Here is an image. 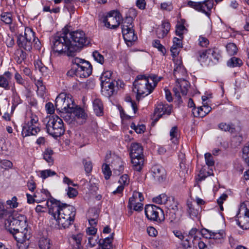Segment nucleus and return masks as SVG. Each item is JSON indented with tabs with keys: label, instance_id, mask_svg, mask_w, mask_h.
Returning a JSON list of instances; mask_svg holds the SVG:
<instances>
[{
	"label": "nucleus",
	"instance_id": "44",
	"mask_svg": "<svg viewBox=\"0 0 249 249\" xmlns=\"http://www.w3.org/2000/svg\"><path fill=\"white\" fill-rule=\"evenodd\" d=\"M38 245L40 249H50L51 248L50 240L44 237L40 239Z\"/></svg>",
	"mask_w": 249,
	"mask_h": 249
},
{
	"label": "nucleus",
	"instance_id": "3",
	"mask_svg": "<svg viewBox=\"0 0 249 249\" xmlns=\"http://www.w3.org/2000/svg\"><path fill=\"white\" fill-rule=\"evenodd\" d=\"M66 32L68 38L71 40V51L73 52L74 55L76 52H79L81 48L89 43L85 33L82 30L70 32L66 29Z\"/></svg>",
	"mask_w": 249,
	"mask_h": 249
},
{
	"label": "nucleus",
	"instance_id": "40",
	"mask_svg": "<svg viewBox=\"0 0 249 249\" xmlns=\"http://www.w3.org/2000/svg\"><path fill=\"white\" fill-rule=\"evenodd\" d=\"M144 197L142 193L137 191H134L133 195L129 199V203H134L135 202H142L143 200Z\"/></svg>",
	"mask_w": 249,
	"mask_h": 249
},
{
	"label": "nucleus",
	"instance_id": "58",
	"mask_svg": "<svg viewBox=\"0 0 249 249\" xmlns=\"http://www.w3.org/2000/svg\"><path fill=\"white\" fill-rule=\"evenodd\" d=\"M102 171L105 175V178L106 179H108L111 175V171H110L108 165L107 164H104L102 166Z\"/></svg>",
	"mask_w": 249,
	"mask_h": 249
},
{
	"label": "nucleus",
	"instance_id": "5",
	"mask_svg": "<svg viewBox=\"0 0 249 249\" xmlns=\"http://www.w3.org/2000/svg\"><path fill=\"white\" fill-rule=\"evenodd\" d=\"M5 229L12 232L23 230V228L27 227V218L23 214L17 213H13L12 216H9L4 223Z\"/></svg>",
	"mask_w": 249,
	"mask_h": 249
},
{
	"label": "nucleus",
	"instance_id": "61",
	"mask_svg": "<svg viewBox=\"0 0 249 249\" xmlns=\"http://www.w3.org/2000/svg\"><path fill=\"white\" fill-rule=\"evenodd\" d=\"M153 46L156 48L158 50L164 53L165 49L163 46L161 44L160 41L157 39L154 40L152 43Z\"/></svg>",
	"mask_w": 249,
	"mask_h": 249
},
{
	"label": "nucleus",
	"instance_id": "42",
	"mask_svg": "<svg viewBox=\"0 0 249 249\" xmlns=\"http://www.w3.org/2000/svg\"><path fill=\"white\" fill-rule=\"evenodd\" d=\"M242 65V60L240 58L235 57H231L227 62V65L230 67H240Z\"/></svg>",
	"mask_w": 249,
	"mask_h": 249
},
{
	"label": "nucleus",
	"instance_id": "1",
	"mask_svg": "<svg viewBox=\"0 0 249 249\" xmlns=\"http://www.w3.org/2000/svg\"><path fill=\"white\" fill-rule=\"evenodd\" d=\"M50 204L47 202L48 213L55 221L54 228L66 229L73 224L76 214V210L71 205L63 203L53 198L50 200Z\"/></svg>",
	"mask_w": 249,
	"mask_h": 249
},
{
	"label": "nucleus",
	"instance_id": "64",
	"mask_svg": "<svg viewBox=\"0 0 249 249\" xmlns=\"http://www.w3.org/2000/svg\"><path fill=\"white\" fill-rule=\"evenodd\" d=\"M78 194V192L76 189L71 187H68L67 190V195L70 198L75 197Z\"/></svg>",
	"mask_w": 249,
	"mask_h": 249
},
{
	"label": "nucleus",
	"instance_id": "9",
	"mask_svg": "<svg viewBox=\"0 0 249 249\" xmlns=\"http://www.w3.org/2000/svg\"><path fill=\"white\" fill-rule=\"evenodd\" d=\"M72 105H74L73 101L69 95H67L64 93L59 94L55 99V106L56 110L61 113L70 111Z\"/></svg>",
	"mask_w": 249,
	"mask_h": 249
},
{
	"label": "nucleus",
	"instance_id": "51",
	"mask_svg": "<svg viewBox=\"0 0 249 249\" xmlns=\"http://www.w3.org/2000/svg\"><path fill=\"white\" fill-rule=\"evenodd\" d=\"M111 75L112 72L111 71H107L104 72L100 77L101 84H104L105 82H109L112 81L110 79Z\"/></svg>",
	"mask_w": 249,
	"mask_h": 249
},
{
	"label": "nucleus",
	"instance_id": "34",
	"mask_svg": "<svg viewBox=\"0 0 249 249\" xmlns=\"http://www.w3.org/2000/svg\"><path fill=\"white\" fill-rule=\"evenodd\" d=\"M172 197H168L165 194H162L154 197L153 198V201L159 204H164L166 206L167 204L169 203L170 201H172Z\"/></svg>",
	"mask_w": 249,
	"mask_h": 249
},
{
	"label": "nucleus",
	"instance_id": "29",
	"mask_svg": "<svg viewBox=\"0 0 249 249\" xmlns=\"http://www.w3.org/2000/svg\"><path fill=\"white\" fill-rule=\"evenodd\" d=\"M187 212L191 218L193 219L195 217L199 218L200 213V208L199 206H197V208H195L191 202L187 201Z\"/></svg>",
	"mask_w": 249,
	"mask_h": 249
},
{
	"label": "nucleus",
	"instance_id": "41",
	"mask_svg": "<svg viewBox=\"0 0 249 249\" xmlns=\"http://www.w3.org/2000/svg\"><path fill=\"white\" fill-rule=\"evenodd\" d=\"M113 234L114 233H113L110 237H107L102 240V242L100 241V245L103 249H110L111 248Z\"/></svg>",
	"mask_w": 249,
	"mask_h": 249
},
{
	"label": "nucleus",
	"instance_id": "45",
	"mask_svg": "<svg viewBox=\"0 0 249 249\" xmlns=\"http://www.w3.org/2000/svg\"><path fill=\"white\" fill-rule=\"evenodd\" d=\"M0 19L6 24H11L12 23V16L10 13H3L0 16Z\"/></svg>",
	"mask_w": 249,
	"mask_h": 249
},
{
	"label": "nucleus",
	"instance_id": "21",
	"mask_svg": "<svg viewBox=\"0 0 249 249\" xmlns=\"http://www.w3.org/2000/svg\"><path fill=\"white\" fill-rule=\"evenodd\" d=\"M122 32L124 40L128 46H131L133 42L137 40V36L135 34L134 29L124 30Z\"/></svg>",
	"mask_w": 249,
	"mask_h": 249
},
{
	"label": "nucleus",
	"instance_id": "55",
	"mask_svg": "<svg viewBox=\"0 0 249 249\" xmlns=\"http://www.w3.org/2000/svg\"><path fill=\"white\" fill-rule=\"evenodd\" d=\"M92 56L94 59L99 63L103 64L104 62V57L98 51H94L92 53Z\"/></svg>",
	"mask_w": 249,
	"mask_h": 249
},
{
	"label": "nucleus",
	"instance_id": "60",
	"mask_svg": "<svg viewBox=\"0 0 249 249\" xmlns=\"http://www.w3.org/2000/svg\"><path fill=\"white\" fill-rule=\"evenodd\" d=\"M83 163L84 166L85 170L87 173L91 172L92 169V164L90 160H88L86 159L83 160Z\"/></svg>",
	"mask_w": 249,
	"mask_h": 249
},
{
	"label": "nucleus",
	"instance_id": "6",
	"mask_svg": "<svg viewBox=\"0 0 249 249\" xmlns=\"http://www.w3.org/2000/svg\"><path fill=\"white\" fill-rule=\"evenodd\" d=\"M35 42L37 47H39L40 42L38 38L35 37V33L30 28L25 29L24 35L18 36L17 43L19 48L30 52L32 49L33 42Z\"/></svg>",
	"mask_w": 249,
	"mask_h": 249
},
{
	"label": "nucleus",
	"instance_id": "16",
	"mask_svg": "<svg viewBox=\"0 0 249 249\" xmlns=\"http://www.w3.org/2000/svg\"><path fill=\"white\" fill-rule=\"evenodd\" d=\"M178 84L176 86L173 88V91L175 98L178 102V105L182 103L181 97L179 94V91L183 95H186L188 92V88L189 87V83L184 78L177 79Z\"/></svg>",
	"mask_w": 249,
	"mask_h": 249
},
{
	"label": "nucleus",
	"instance_id": "39",
	"mask_svg": "<svg viewBox=\"0 0 249 249\" xmlns=\"http://www.w3.org/2000/svg\"><path fill=\"white\" fill-rule=\"evenodd\" d=\"M208 169H209V170L206 171V169L205 167L201 168L198 176L197 179L198 181H202L207 177L213 174V170L212 169H209L208 168Z\"/></svg>",
	"mask_w": 249,
	"mask_h": 249
},
{
	"label": "nucleus",
	"instance_id": "49",
	"mask_svg": "<svg viewBox=\"0 0 249 249\" xmlns=\"http://www.w3.org/2000/svg\"><path fill=\"white\" fill-rule=\"evenodd\" d=\"M206 53H207L210 56L211 60L213 58L216 60H218L219 58L220 54L217 49L213 48L207 50Z\"/></svg>",
	"mask_w": 249,
	"mask_h": 249
},
{
	"label": "nucleus",
	"instance_id": "27",
	"mask_svg": "<svg viewBox=\"0 0 249 249\" xmlns=\"http://www.w3.org/2000/svg\"><path fill=\"white\" fill-rule=\"evenodd\" d=\"M130 157L143 156L142 147L138 143H132L131 145Z\"/></svg>",
	"mask_w": 249,
	"mask_h": 249
},
{
	"label": "nucleus",
	"instance_id": "4",
	"mask_svg": "<svg viewBox=\"0 0 249 249\" xmlns=\"http://www.w3.org/2000/svg\"><path fill=\"white\" fill-rule=\"evenodd\" d=\"M133 90H136L137 93L136 99L138 101L141 98L150 94L154 90L152 84L145 75H138L133 82Z\"/></svg>",
	"mask_w": 249,
	"mask_h": 249
},
{
	"label": "nucleus",
	"instance_id": "24",
	"mask_svg": "<svg viewBox=\"0 0 249 249\" xmlns=\"http://www.w3.org/2000/svg\"><path fill=\"white\" fill-rule=\"evenodd\" d=\"M118 182L120 184L117 187L115 190L113 191L112 193L114 195L122 193L124 189V187L129 184V178L128 175L124 174L122 176Z\"/></svg>",
	"mask_w": 249,
	"mask_h": 249
},
{
	"label": "nucleus",
	"instance_id": "10",
	"mask_svg": "<svg viewBox=\"0 0 249 249\" xmlns=\"http://www.w3.org/2000/svg\"><path fill=\"white\" fill-rule=\"evenodd\" d=\"M144 212L146 216L150 220L162 221L164 219L163 210L156 205L153 204L146 205Z\"/></svg>",
	"mask_w": 249,
	"mask_h": 249
},
{
	"label": "nucleus",
	"instance_id": "33",
	"mask_svg": "<svg viewBox=\"0 0 249 249\" xmlns=\"http://www.w3.org/2000/svg\"><path fill=\"white\" fill-rule=\"evenodd\" d=\"M218 127L222 131H228L231 134L235 133L236 132L235 126L232 123L227 124L226 123L222 122L218 124Z\"/></svg>",
	"mask_w": 249,
	"mask_h": 249
},
{
	"label": "nucleus",
	"instance_id": "54",
	"mask_svg": "<svg viewBox=\"0 0 249 249\" xmlns=\"http://www.w3.org/2000/svg\"><path fill=\"white\" fill-rule=\"evenodd\" d=\"M56 173L51 169L45 170L40 171V177L45 179L49 177L54 176Z\"/></svg>",
	"mask_w": 249,
	"mask_h": 249
},
{
	"label": "nucleus",
	"instance_id": "43",
	"mask_svg": "<svg viewBox=\"0 0 249 249\" xmlns=\"http://www.w3.org/2000/svg\"><path fill=\"white\" fill-rule=\"evenodd\" d=\"M27 54L23 50L18 51L16 53L15 59L17 62L20 64L26 58Z\"/></svg>",
	"mask_w": 249,
	"mask_h": 249
},
{
	"label": "nucleus",
	"instance_id": "30",
	"mask_svg": "<svg viewBox=\"0 0 249 249\" xmlns=\"http://www.w3.org/2000/svg\"><path fill=\"white\" fill-rule=\"evenodd\" d=\"M93 110L97 116L103 114V105L101 100L98 98L95 99L93 101Z\"/></svg>",
	"mask_w": 249,
	"mask_h": 249
},
{
	"label": "nucleus",
	"instance_id": "32",
	"mask_svg": "<svg viewBox=\"0 0 249 249\" xmlns=\"http://www.w3.org/2000/svg\"><path fill=\"white\" fill-rule=\"evenodd\" d=\"M53 154L54 152L51 148H46L43 153V159L49 165H52L53 163L54 159L53 157Z\"/></svg>",
	"mask_w": 249,
	"mask_h": 249
},
{
	"label": "nucleus",
	"instance_id": "19",
	"mask_svg": "<svg viewBox=\"0 0 249 249\" xmlns=\"http://www.w3.org/2000/svg\"><path fill=\"white\" fill-rule=\"evenodd\" d=\"M151 170L152 176L156 181L162 182L165 180L166 173L163 167L159 165H155L152 167Z\"/></svg>",
	"mask_w": 249,
	"mask_h": 249
},
{
	"label": "nucleus",
	"instance_id": "28",
	"mask_svg": "<svg viewBox=\"0 0 249 249\" xmlns=\"http://www.w3.org/2000/svg\"><path fill=\"white\" fill-rule=\"evenodd\" d=\"M111 162L110 166L114 171H117L119 173L122 172L124 170V162L119 157L114 156Z\"/></svg>",
	"mask_w": 249,
	"mask_h": 249
},
{
	"label": "nucleus",
	"instance_id": "15",
	"mask_svg": "<svg viewBox=\"0 0 249 249\" xmlns=\"http://www.w3.org/2000/svg\"><path fill=\"white\" fill-rule=\"evenodd\" d=\"M213 0H206L203 2L188 1L187 5L196 10L205 14L207 16L210 15V11L213 7Z\"/></svg>",
	"mask_w": 249,
	"mask_h": 249
},
{
	"label": "nucleus",
	"instance_id": "35",
	"mask_svg": "<svg viewBox=\"0 0 249 249\" xmlns=\"http://www.w3.org/2000/svg\"><path fill=\"white\" fill-rule=\"evenodd\" d=\"M89 222L90 225L92 227L96 226L97 223V219L99 214L97 211L95 209H91L89 211Z\"/></svg>",
	"mask_w": 249,
	"mask_h": 249
},
{
	"label": "nucleus",
	"instance_id": "63",
	"mask_svg": "<svg viewBox=\"0 0 249 249\" xmlns=\"http://www.w3.org/2000/svg\"><path fill=\"white\" fill-rule=\"evenodd\" d=\"M224 236V232L223 231L218 232H213L212 234L211 239L220 240V241L223 238Z\"/></svg>",
	"mask_w": 249,
	"mask_h": 249
},
{
	"label": "nucleus",
	"instance_id": "52",
	"mask_svg": "<svg viewBox=\"0 0 249 249\" xmlns=\"http://www.w3.org/2000/svg\"><path fill=\"white\" fill-rule=\"evenodd\" d=\"M226 49L228 53L230 55H233L237 52V48L236 45L233 43H229L226 45Z\"/></svg>",
	"mask_w": 249,
	"mask_h": 249
},
{
	"label": "nucleus",
	"instance_id": "22",
	"mask_svg": "<svg viewBox=\"0 0 249 249\" xmlns=\"http://www.w3.org/2000/svg\"><path fill=\"white\" fill-rule=\"evenodd\" d=\"M11 79L12 74L9 71H6L3 74L0 75V87L5 90L10 89V83Z\"/></svg>",
	"mask_w": 249,
	"mask_h": 249
},
{
	"label": "nucleus",
	"instance_id": "20",
	"mask_svg": "<svg viewBox=\"0 0 249 249\" xmlns=\"http://www.w3.org/2000/svg\"><path fill=\"white\" fill-rule=\"evenodd\" d=\"M117 84V82L111 81L109 82H105L102 84L101 92L102 94L107 97L112 96L115 91V85Z\"/></svg>",
	"mask_w": 249,
	"mask_h": 249
},
{
	"label": "nucleus",
	"instance_id": "36",
	"mask_svg": "<svg viewBox=\"0 0 249 249\" xmlns=\"http://www.w3.org/2000/svg\"><path fill=\"white\" fill-rule=\"evenodd\" d=\"M186 74V71L182 64H179L174 68V75L176 78L178 77V79L181 78L180 76H185Z\"/></svg>",
	"mask_w": 249,
	"mask_h": 249
},
{
	"label": "nucleus",
	"instance_id": "53",
	"mask_svg": "<svg viewBox=\"0 0 249 249\" xmlns=\"http://www.w3.org/2000/svg\"><path fill=\"white\" fill-rule=\"evenodd\" d=\"M243 158L245 162L249 166V144L245 145L242 149Z\"/></svg>",
	"mask_w": 249,
	"mask_h": 249
},
{
	"label": "nucleus",
	"instance_id": "31",
	"mask_svg": "<svg viewBox=\"0 0 249 249\" xmlns=\"http://www.w3.org/2000/svg\"><path fill=\"white\" fill-rule=\"evenodd\" d=\"M131 159L133 169L136 171H140L144 163L143 156H140V157H131Z\"/></svg>",
	"mask_w": 249,
	"mask_h": 249
},
{
	"label": "nucleus",
	"instance_id": "7",
	"mask_svg": "<svg viewBox=\"0 0 249 249\" xmlns=\"http://www.w3.org/2000/svg\"><path fill=\"white\" fill-rule=\"evenodd\" d=\"M46 124L47 132L53 137L62 135L65 132L62 120L57 115L50 116Z\"/></svg>",
	"mask_w": 249,
	"mask_h": 249
},
{
	"label": "nucleus",
	"instance_id": "13",
	"mask_svg": "<svg viewBox=\"0 0 249 249\" xmlns=\"http://www.w3.org/2000/svg\"><path fill=\"white\" fill-rule=\"evenodd\" d=\"M30 119V122L24 124L22 127V135L24 137L30 135H36L40 131L39 127L36 125L38 121V117L32 114Z\"/></svg>",
	"mask_w": 249,
	"mask_h": 249
},
{
	"label": "nucleus",
	"instance_id": "17",
	"mask_svg": "<svg viewBox=\"0 0 249 249\" xmlns=\"http://www.w3.org/2000/svg\"><path fill=\"white\" fill-rule=\"evenodd\" d=\"M172 201L167 204L166 206V216L168 217L171 222L175 221L179 217L180 214L178 209V203L174 197H172Z\"/></svg>",
	"mask_w": 249,
	"mask_h": 249
},
{
	"label": "nucleus",
	"instance_id": "57",
	"mask_svg": "<svg viewBox=\"0 0 249 249\" xmlns=\"http://www.w3.org/2000/svg\"><path fill=\"white\" fill-rule=\"evenodd\" d=\"M17 200L18 199L16 196H13L11 199L7 200L6 204L9 206V208H16L18 207V205Z\"/></svg>",
	"mask_w": 249,
	"mask_h": 249
},
{
	"label": "nucleus",
	"instance_id": "48",
	"mask_svg": "<svg viewBox=\"0 0 249 249\" xmlns=\"http://www.w3.org/2000/svg\"><path fill=\"white\" fill-rule=\"evenodd\" d=\"M72 239L73 242L75 243L74 245L73 249H83V248L81 245V241L82 239V235L81 234L72 235Z\"/></svg>",
	"mask_w": 249,
	"mask_h": 249
},
{
	"label": "nucleus",
	"instance_id": "2",
	"mask_svg": "<svg viewBox=\"0 0 249 249\" xmlns=\"http://www.w3.org/2000/svg\"><path fill=\"white\" fill-rule=\"evenodd\" d=\"M52 49L58 53H66L68 56H74L71 52V40L68 37L66 29H64L61 33H57L52 37Z\"/></svg>",
	"mask_w": 249,
	"mask_h": 249
},
{
	"label": "nucleus",
	"instance_id": "26",
	"mask_svg": "<svg viewBox=\"0 0 249 249\" xmlns=\"http://www.w3.org/2000/svg\"><path fill=\"white\" fill-rule=\"evenodd\" d=\"M173 45L171 47L170 51L173 57L177 56L179 53V50L182 47L181 39L175 37L173 39Z\"/></svg>",
	"mask_w": 249,
	"mask_h": 249
},
{
	"label": "nucleus",
	"instance_id": "56",
	"mask_svg": "<svg viewBox=\"0 0 249 249\" xmlns=\"http://www.w3.org/2000/svg\"><path fill=\"white\" fill-rule=\"evenodd\" d=\"M205 160L206 164L209 166H213L214 165V161L210 153H206L205 154Z\"/></svg>",
	"mask_w": 249,
	"mask_h": 249
},
{
	"label": "nucleus",
	"instance_id": "14",
	"mask_svg": "<svg viewBox=\"0 0 249 249\" xmlns=\"http://www.w3.org/2000/svg\"><path fill=\"white\" fill-rule=\"evenodd\" d=\"M236 217L238 218L236 220L238 225L243 229H249V210L247 209L245 203L241 204Z\"/></svg>",
	"mask_w": 249,
	"mask_h": 249
},
{
	"label": "nucleus",
	"instance_id": "18",
	"mask_svg": "<svg viewBox=\"0 0 249 249\" xmlns=\"http://www.w3.org/2000/svg\"><path fill=\"white\" fill-rule=\"evenodd\" d=\"M172 110V106L162 102L159 103L156 106L154 110V113L158 117L155 120H158L164 115H169L171 113Z\"/></svg>",
	"mask_w": 249,
	"mask_h": 249
},
{
	"label": "nucleus",
	"instance_id": "37",
	"mask_svg": "<svg viewBox=\"0 0 249 249\" xmlns=\"http://www.w3.org/2000/svg\"><path fill=\"white\" fill-rule=\"evenodd\" d=\"M133 18L130 17H126L122 22V31L133 29Z\"/></svg>",
	"mask_w": 249,
	"mask_h": 249
},
{
	"label": "nucleus",
	"instance_id": "46",
	"mask_svg": "<svg viewBox=\"0 0 249 249\" xmlns=\"http://www.w3.org/2000/svg\"><path fill=\"white\" fill-rule=\"evenodd\" d=\"M197 59L201 63L205 62L207 59L211 60L210 56L206 53V50L199 52L198 53Z\"/></svg>",
	"mask_w": 249,
	"mask_h": 249
},
{
	"label": "nucleus",
	"instance_id": "50",
	"mask_svg": "<svg viewBox=\"0 0 249 249\" xmlns=\"http://www.w3.org/2000/svg\"><path fill=\"white\" fill-rule=\"evenodd\" d=\"M146 78L148 79V80L150 79L153 82L152 88H153V89L157 86L158 83L162 79V76H158L157 75L154 74H151L148 77H146Z\"/></svg>",
	"mask_w": 249,
	"mask_h": 249
},
{
	"label": "nucleus",
	"instance_id": "59",
	"mask_svg": "<svg viewBox=\"0 0 249 249\" xmlns=\"http://www.w3.org/2000/svg\"><path fill=\"white\" fill-rule=\"evenodd\" d=\"M128 207L131 208H133V210L136 211H141L143 209V204L141 202H135L134 203H128Z\"/></svg>",
	"mask_w": 249,
	"mask_h": 249
},
{
	"label": "nucleus",
	"instance_id": "23",
	"mask_svg": "<svg viewBox=\"0 0 249 249\" xmlns=\"http://www.w3.org/2000/svg\"><path fill=\"white\" fill-rule=\"evenodd\" d=\"M212 108L208 105H204L197 108H194L192 110V113L195 117H203L208 114Z\"/></svg>",
	"mask_w": 249,
	"mask_h": 249
},
{
	"label": "nucleus",
	"instance_id": "11",
	"mask_svg": "<svg viewBox=\"0 0 249 249\" xmlns=\"http://www.w3.org/2000/svg\"><path fill=\"white\" fill-rule=\"evenodd\" d=\"M18 242L19 249H26L29 246L28 240L30 238V233L27 227L23 228V230L11 232Z\"/></svg>",
	"mask_w": 249,
	"mask_h": 249
},
{
	"label": "nucleus",
	"instance_id": "38",
	"mask_svg": "<svg viewBox=\"0 0 249 249\" xmlns=\"http://www.w3.org/2000/svg\"><path fill=\"white\" fill-rule=\"evenodd\" d=\"M35 67L36 70H39L43 76H46L48 74L49 70L40 61L37 60L35 62Z\"/></svg>",
	"mask_w": 249,
	"mask_h": 249
},
{
	"label": "nucleus",
	"instance_id": "8",
	"mask_svg": "<svg viewBox=\"0 0 249 249\" xmlns=\"http://www.w3.org/2000/svg\"><path fill=\"white\" fill-rule=\"evenodd\" d=\"M71 63L76 66L77 77L87 78L91 74L92 66L89 61L78 57H75L72 59Z\"/></svg>",
	"mask_w": 249,
	"mask_h": 249
},
{
	"label": "nucleus",
	"instance_id": "47",
	"mask_svg": "<svg viewBox=\"0 0 249 249\" xmlns=\"http://www.w3.org/2000/svg\"><path fill=\"white\" fill-rule=\"evenodd\" d=\"M63 113V114L61 117L67 123L69 124H71L73 123L75 120V117L72 116V112L68 111V112H64Z\"/></svg>",
	"mask_w": 249,
	"mask_h": 249
},
{
	"label": "nucleus",
	"instance_id": "12",
	"mask_svg": "<svg viewBox=\"0 0 249 249\" xmlns=\"http://www.w3.org/2000/svg\"><path fill=\"white\" fill-rule=\"evenodd\" d=\"M122 17L117 11H111L103 19L105 25L108 28L116 29L120 24Z\"/></svg>",
	"mask_w": 249,
	"mask_h": 249
},
{
	"label": "nucleus",
	"instance_id": "25",
	"mask_svg": "<svg viewBox=\"0 0 249 249\" xmlns=\"http://www.w3.org/2000/svg\"><path fill=\"white\" fill-rule=\"evenodd\" d=\"M70 111L77 118L86 120L88 117L87 114L85 112L83 108L75 106L74 104L71 107Z\"/></svg>",
	"mask_w": 249,
	"mask_h": 249
},
{
	"label": "nucleus",
	"instance_id": "62",
	"mask_svg": "<svg viewBox=\"0 0 249 249\" xmlns=\"http://www.w3.org/2000/svg\"><path fill=\"white\" fill-rule=\"evenodd\" d=\"M12 163L8 160H4L0 161V167L5 170L11 168L12 167Z\"/></svg>",
	"mask_w": 249,
	"mask_h": 249
}]
</instances>
